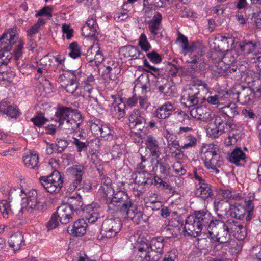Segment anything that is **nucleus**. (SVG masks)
Instances as JSON below:
<instances>
[{"label": "nucleus", "mask_w": 261, "mask_h": 261, "mask_svg": "<svg viewBox=\"0 0 261 261\" xmlns=\"http://www.w3.org/2000/svg\"><path fill=\"white\" fill-rule=\"evenodd\" d=\"M151 250L155 252L160 256L163 253V247L164 246V239L162 237H157L152 238L150 244Z\"/></svg>", "instance_id": "28"}, {"label": "nucleus", "mask_w": 261, "mask_h": 261, "mask_svg": "<svg viewBox=\"0 0 261 261\" xmlns=\"http://www.w3.org/2000/svg\"><path fill=\"white\" fill-rule=\"evenodd\" d=\"M237 57L238 56L234 51H227L224 55L222 60L219 61L216 65L217 72L224 76L236 72L238 68L233 63Z\"/></svg>", "instance_id": "6"}, {"label": "nucleus", "mask_w": 261, "mask_h": 261, "mask_svg": "<svg viewBox=\"0 0 261 261\" xmlns=\"http://www.w3.org/2000/svg\"><path fill=\"white\" fill-rule=\"evenodd\" d=\"M229 161L237 165L241 164V162H244L245 154L239 147H236L231 152L229 157Z\"/></svg>", "instance_id": "32"}, {"label": "nucleus", "mask_w": 261, "mask_h": 261, "mask_svg": "<svg viewBox=\"0 0 261 261\" xmlns=\"http://www.w3.org/2000/svg\"><path fill=\"white\" fill-rule=\"evenodd\" d=\"M145 144L149 150L151 155L154 158L157 159L161 154V148L159 146V141L153 135H149L146 136Z\"/></svg>", "instance_id": "15"}, {"label": "nucleus", "mask_w": 261, "mask_h": 261, "mask_svg": "<svg viewBox=\"0 0 261 261\" xmlns=\"http://www.w3.org/2000/svg\"><path fill=\"white\" fill-rule=\"evenodd\" d=\"M147 123L144 114L138 109L134 110L129 117V126L138 132H142Z\"/></svg>", "instance_id": "13"}, {"label": "nucleus", "mask_w": 261, "mask_h": 261, "mask_svg": "<svg viewBox=\"0 0 261 261\" xmlns=\"http://www.w3.org/2000/svg\"><path fill=\"white\" fill-rule=\"evenodd\" d=\"M160 254H157L154 251H150L147 255L145 261H158L161 258Z\"/></svg>", "instance_id": "64"}, {"label": "nucleus", "mask_w": 261, "mask_h": 261, "mask_svg": "<svg viewBox=\"0 0 261 261\" xmlns=\"http://www.w3.org/2000/svg\"><path fill=\"white\" fill-rule=\"evenodd\" d=\"M23 161L25 167L30 169H36L38 167V155L33 152H29V154L23 158Z\"/></svg>", "instance_id": "31"}, {"label": "nucleus", "mask_w": 261, "mask_h": 261, "mask_svg": "<svg viewBox=\"0 0 261 261\" xmlns=\"http://www.w3.org/2000/svg\"><path fill=\"white\" fill-rule=\"evenodd\" d=\"M83 171L84 167L79 165H73L70 168V172L73 177V181L70 185L71 190H75L81 187Z\"/></svg>", "instance_id": "16"}, {"label": "nucleus", "mask_w": 261, "mask_h": 261, "mask_svg": "<svg viewBox=\"0 0 261 261\" xmlns=\"http://www.w3.org/2000/svg\"><path fill=\"white\" fill-rule=\"evenodd\" d=\"M200 89L195 85H189L181 94V103L187 107L195 106L201 99Z\"/></svg>", "instance_id": "7"}, {"label": "nucleus", "mask_w": 261, "mask_h": 261, "mask_svg": "<svg viewBox=\"0 0 261 261\" xmlns=\"http://www.w3.org/2000/svg\"><path fill=\"white\" fill-rule=\"evenodd\" d=\"M174 87L171 86L170 83H166L164 85L159 86V91L163 93L165 96H171L173 93Z\"/></svg>", "instance_id": "47"}, {"label": "nucleus", "mask_w": 261, "mask_h": 261, "mask_svg": "<svg viewBox=\"0 0 261 261\" xmlns=\"http://www.w3.org/2000/svg\"><path fill=\"white\" fill-rule=\"evenodd\" d=\"M247 235V231L246 227L243 225L240 224L234 232L236 238L239 240H243L245 239Z\"/></svg>", "instance_id": "50"}, {"label": "nucleus", "mask_w": 261, "mask_h": 261, "mask_svg": "<svg viewBox=\"0 0 261 261\" xmlns=\"http://www.w3.org/2000/svg\"><path fill=\"white\" fill-rule=\"evenodd\" d=\"M146 176H148V172L146 171L139 172L135 178V182L139 185H144L145 181Z\"/></svg>", "instance_id": "54"}, {"label": "nucleus", "mask_w": 261, "mask_h": 261, "mask_svg": "<svg viewBox=\"0 0 261 261\" xmlns=\"http://www.w3.org/2000/svg\"><path fill=\"white\" fill-rule=\"evenodd\" d=\"M121 227V220L118 218L105 219L101 225V234L106 238L114 237L119 232Z\"/></svg>", "instance_id": "9"}, {"label": "nucleus", "mask_w": 261, "mask_h": 261, "mask_svg": "<svg viewBox=\"0 0 261 261\" xmlns=\"http://www.w3.org/2000/svg\"><path fill=\"white\" fill-rule=\"evenodd\" d=\"M210 110L204 106L195 107L190 111V114L197 119L205 120L210 117Z\"/></svg>", "instance_id": "25"}, {"label": "nucleus", "mask_w": 261, "mask_h": 261, "mask_svg": "<svg viewBox=\"0 0 261 261\" xmlns=\"http://www.w3.org/2000/svg\"><path fill=\"white\" fill-rule=\"evenodd\" d=\"M114 106V115L118 119L123 118L125 115V103L120 98H115L113 103Z\"/></svg>", "instance_id": "26"}, {"label": "nucleus", "mask_w": 261, "mask_h": 261, "mask_svg": "<svg viewBox=\"0 0 261 261\" xmlns=\"http://www.w3.org/2000/svg\"><path fill=\"white\" fill-rule=\"evenodd\" d=\"M185 141L182 145H181V148L182 149H185L189 147H192L195 146L196 144V139L195 138L191 135L187 136L185 139Z\"/></svg>", "instance_id": "51"}, {"label": "nucleus", "mask_w": 261, "mask_h": 261, "mask_svg": "<svg viewBox=\"0 0 261 261\" xmlns=\"http://www.w3.org/2000/svg\"><path fill=\"white\" fill-rule=\"evenodd\" d=\"M215 240L220 243H225L231 239V234L226 227L225 224L215 238Z\"/></svg>", "instance_id": "35"}, {"label": "nucleus", "mask_w": 261, "mask_h": 261, "mask_svg": "<svg viewBox=\"0 0 261 261\" xmlns=\"http://www.w3.org/2000/svg\"><path fill=\"white\" fill-rule=\"evenodd\" d=\"M148 28L149 31L154 36L161 37L162 36V35L161 32V25L157 24H156L151 22H149Z\"/></svg>", "instance_id": "52"}, {"label": "nucleus", "mask_w": 261, "mask_h": 261, "mask_svg": "<svg viewBox=\"0 0 261 261\" xmlns=\"http://www.w3.org/2000/svg\"><path fill=\"white\" fill-rule=\"evenodd\" d=\"M69 52L68 55L73 59H75L80 57L81 55V51L78 44L73 42L69 46Z\"/></svg>", "instance_id": "42"}, {"label": "nucleus", "mask_w": 261, "mask_h": 261, "mask_svg": "<svg viewBox=\"0 0 261 261\" xmlns=\"http://www.w3.org/2000/svg\"><path fill=\"white\" fill-rule=\"evenodd\" d=\"M100 201L102 203L107 204L110 210H114L115 206L120 207L121 211L126 212L127 218L137 224H142L145 221L143 213L132 202L128 195L115 200H110V197L104 192Z\"/></svg>", "instance_id": "2"}, {"label": "nucleus", "mask_w": 261, "mask_h": 261, "mask_svg": "<svg viewBox=\"0 0 261 261\" xmlns=\"http://www.w3.org/2000/svg\"><path fill=\"white\" fill-rule=\"evenodd\" d=\"M75 111L70 108L59 106L55 114L56 121L59 122L60 125H63Z\"/></svg>", "instance_id": "18"}, {"label": "nucleus", "mask_w": 261, "mask_h": 261, "mask_svg": "<svg viewBox=\"0 0 261 261\" xmlns=\"http://www.w3.org/2000/svg\"><path fill=\"white\" fill-rule=\"evenodd\" d=\"M97 28L96 20L93 18L89 19L82 28V34L86 37H95L98 34Z\"/></svg>", "instance_id": "21"}, {"label": "nucleus", "mask_w": 261, "mask_h": 261, "mask_svg": "<svg viewBox=\"0 0 261 261\" xmlns=\"http://www.w3.org/2000/svg\"><path fill=\"white\" fill-rule=\"evenodd\" d=\"M24 44L15 30H9L0 37V57L11 61L14 56L16 60H18L22 55Z\"/></svg>", "instance_id": "1"}, {"label": "nucleus", "mask_w": 261, "mask_h": 261, "mask_svg": "<svg viewBox=\"0 0 261 261\" xmlns=\"http://www.w3.org/2000/svg\"><path fill=\"white\" fill-rule=\"evenodd\" d=\"M79 85L78 75L77 73H76L74 75V78H73V80H70V82L67 83L63 87L67 92L73 94L76 92Z\"/></svg>", "instance_id": "39"}, {"label": "nucleus", "mask_w": 261, "mask_h": 261, "mask_svg": "<svg viewBox=\"0 0 261 261\" xmlns=\"http://www.w3.org/2000/svg\"><path fill=\"white\" fill-rule=\"evenodd\" d=\"M223 130L221 129L219 127L215 126V128L207 129V134L213 138L218 137L219 136L223 133Z\"/></svg>", "instance_id": "62"}, {"label": "nucleus", "mask_w": 261, "mask_h": 261, "mask_svg": "<svg viewBox=\"0 0 261 261\" xmlns=\"http://www.w3.org/2000/svg\"><path fill=\"white\" fill-rule=\"evenodd\" d=\"M217 95L219 96L220 101L229 98L235 99L234 97V95L232 94V89L230 91H222L221 92H219Z\"/></svg>", "instance_id": "60"}, {"label": "nucleus", "mask_w": 261, "mask_h": 261, "mask_svg": "<svg viewBox=\"0 0 261 261\" xmlns=\"http://www.w3.org/2000/svg\"><path fill=\"white\" fill-rule=\"evenodd\" d=\"M194 178L197 181L195 194L198 197L206 200L213 196V192L211 185L206 183L196 171L194 172Z\"/></svg>", "instance_id": "12"}, {"label": "nucleus", "mask_w": 261, "mask_h": 261, "mask_svg": "<svg viewBox=\"0 0 261 261\" xmlns=\"http://www.w3.org/2000/svg\"><path fill=\"white\" fill-rule=\"evenodd\" d=\"M240 48L245 54H250L254 51L257 47V42L254 41H244L240 44Z\"/></svg>", "instance_id": "34"}, {"label": "nucleus", "mask_w": 261, "mask_h": 261, "mask_svg": "<svg viewBox=\"0 0 261 261\" xmlns=\"http://www.w3.org/2000/svg\"><path fill=\"white\" fill-rule=\"evenodd\" d=\"M232 94L236 96L237 101L242 103L250 105L254 101L253 91L250 87L236 85L232 88Z\"/></svg>", "instance_id": "11"}, {"label": "nucleus", "mask_w": 261, "mask_h": 261, "mask_svg": "<svg viewBox=\"0 0 261 261\" xmlns=\"http://www.w3.org/2000/svg\"><path fill=\"white\" fill-rule=\"evenodd\" d=\"M217 108L224 115L229 118H232L239 114L238 107L234 102H229L225 106L218 104Z\"/></svg>", "instance_id": "19"}, {"label": "nucleus", "mask_w": 261, "mask_h": 261, "mask_svg": "<svg viewBox=\"0 0 261 261\" xmlns=\"http://www.w3.org/2000/svg\"><path fill=\"white\" fill-rule=\"evenodd\" d=\"M138 44L141 49L145 52L148 51L151 48V45L148 41V39L144 33L141 34L139 38Z\"/></svg>", "instance_id": "45"}, {"label": "nucleus", "mask_w": 261, "mask_h": 261, "mask_svg": "<svg viewBox=\"0 0 261 261\" xmlns=\"http://www.w3.org/2000/svg\"><path fill=\"white\" fill-rule=\"evenodd\" d=\"M20 193V197L22 201L21 203L22 206L20 211H22L24 208L30 213H32V210H39V208L41 206L38 202L37 193L36 190H31L27 193H23L22 190Z\"/></svg>", "instance_id": "10"}, {"label": "nucleus", "mask_w": 261, "mask_h": 261, "mask_svg": "<svg viewBox=\"0 0 261 261\" xmlns=\"http://www.w3.org/2000/svg\"><path fill=\"white\" fill-rule=\"evenodd\" d=\"M39 181L46 191L51 194L59 192L63 186L62 176L57 170L47 176L40 177Z\"/></svg>", "instance_id": "5"}, {"label": "nucleus", "mask_w": 261, "mask_h": 261, "mask_svg": "<svg viewBox=\"0 0 261 261\" xmlns=\"http://www.w3.org/2000/svg\"><path fill=\"white\" fill-rule=\"evenodd\" d=\"M82 122L81 114L75 111L64 123L66 128L70 131H75Z\"/></svg>", "instance_id": "17"}, {"label": "nucleus", "mask_w": 261, "mask_h": 261, "mask_svg": "<svg viewBox=\"0 0 261 261\" xmlns=\"http://www.w3.org/2000/svg\"><path fill=\"white\" fill-rule=\"evenodd\" d=\"M232 193L228 189H221L219 191V194L228 202L231 201Z\"/></svg>", "instance_id": "61"}, {"label": "nucleus", "mask_w": 261, "mask_h": 261, "mask_svg": "<svg viewBox=\"0 0 261 261\" xmlns=\"http://www.w3.org/2000/svg\"><path fill=\"white\" fill-rule=\"evenodd\" d=\"M99 47L97 44L92 45L87 51L86 58L89 62L93 61L95 59L94 56L99 51Z\"/></svg>", "instance_id": "46"}, {"label": "nucleus", "mask_w": 261, "mask_h": 261, "mask_svg": "<svg viewBox=\"0 0 261 261\" xmlns=\"http://www.w3.org/2000/svg\"><path fill=\"white\" fill-rule=\"evenodd\" d=\"M56 211L59 219L63 224L68 223L76 214L67 203L61 204Z\"/></svg>", "instance_id": "14"}, {"label": "nucleus", "mask_w": 261, "mask_h": 261, "mask_svg": "<svg viewBox=\"0 0 261 261\" xmlns=\"http://www.w3.org/2000/svg\"><path fill=\"white\" fill-rule=\"evenodd\" d=\"M87 223L84 219H80L74 222L71 230L72 233L76 236H81L86 233Z\"/></svg>", "instance_id": "30"}, {"label": "nucleus", "mask_w": 261, "mask_h": 261, "mask_svg": "<svg viewBox=\"0 0 261 261\" xmlns=\"http://www.w3.org/2000/svg\"><path fill=\"white\" fill-rule=\"evenodd\" d=\"M68 143L64 139H59L57 140L56 146L57 151L59 153H62L67 147Z\"/></svg>", "instance_id": "56"}, {"label": "nucleus", "mask_w": 261, "mask_h": 261, "mask_svg": "<svg viewBox=\"0 0 261 261\" xmlns=\"http://www.w3.org/2000/svg\"><path fill=\"white\" fill-rule=\"evenodd\" d=\"M225 222L220 220H213L210 216V221L206 228L212 239H214L224 226Z\"/></svg>", "instance_id": "20"}, {"label": "nucleus", "mask_w": 261, "mask_h": 261, "mask_svg": "<svg viewBox=\"0 0 261 261\" xmlns=\"http://www.w3.org/2000/svg\"><path fill=\"white\" fill-rule=\"evenodd\" d=\"M31 120L35 126L40 127L47 121V119L44 117V114L40 112H37L36 115L31 118Z\"/></svg>", "instance_id": "44"}, {"label": "nucleus", "mask_w": 261, "mask_h": 261, "mask_svg": "<svg viewBox=\"0 0 261 261\" xmlns=\"http://www.w3.org/2000/svg\"><path fill=\"white\" fill-rule=\"evenodd\" d=\"M0 190L3 194L8 195L9 200L12 199L13 195H18L20 193V192H22V190L19 188H17V189L12 188L7 184L2 185Z\"/></svg>", "instance_id": "36"}, {"label": "nucleus", "mask_w": 261, "mask_h": 261, "mask_svg": "<svg viewBox=\"0 0 261 261\" xmlns=\"http://www.w3.org/2000/svg\"><path fill=\"white\" fill-rule=\"evenodd\" d=\"M85 218L88 223H94L97 221H101L103 216L99 213L91 211L85 215Z\"/></svg>", "instance_id": "41"}, {"label": "nucleus", "mask_w": 261, "mask_h": 261, "mask_svg": "<svg viewBox=\"0 0 261 261\" xmlns=\"http://www.w3.org/2000/svg\"><path fill=\"white\" fill-rule=\"evenodd\" d=\"M186 63L191 69L196 71L202 70L205 67V63L198 56H194L190 60H187Z\"/></svg>", "instance_id": "27"}, {"label": "nucleus", "mask_w": 261, "mask_h": 261, "mask_svg": "<svg viewBox=\"0 0 261 261\" xmlns=\"http://www.w3.org/2000/svg\"><path fill=\"white\" fill-rule=\"evenodd\" d=\"M146 56L150 61L153 63L158 64L160 63L162 61L161 56L156 51H152L150 53H148L147 54Z\"/></svg>", "instance_id": "55"}, {"label": "nucleus", "mask_w": 261, "mask_h": 261, "mask_svg": "<svg viewBox=\"0 0 261 261\" xmlns=\"http://www.w3.org/2000/svg\"><path fill=\"white\" fill-rule=\"evenodd\" d=\"M0 112L6 114L12 118H16L19 115V112L15 106H12L8 101L0 102Z\"/></svg>", "instance_id": "24"}, {"label": "nucleus", "mask_w": 261, "mask_h": 261, "mask_svg": "<svg viewBox=\"0 0 261 261\" xmlns=\"http://www.w3.org/2000/svg\"><path fill=\"white\" fill-rule=\"evenodd\" d=\"M128 53L129 56L134 58H140L141 53L137 47L130 46L128 47Z\"/></svg>", "instance_id": "63"}, {"label": "nucleus", "mask_w": 261, "mask_h": 261, "mask_svg": "<svg viewBox=\"0 0 261 261\" xmlns=\"http://www.w3.org/2000/svg\"><path fill=\"white\" fill-rule=\"evenodd\" d=\"M174 110L173 105L170 102H167L156 109L155 116L159 119H166L171 114Z\"/></svg>", "instance_id": "23"}, {"label": "nucleus", "mask_w": 261, "mask_h": 261, "mask_svg": "<svg viewBox=\"0 0 261 261\" xmlns=\"http://www.w3.org/2000/svg\"><path fill=\"white\" fill-rule=\"evenodd\" d=\"M246 210L242 205H234L230 210V215L232 218L237 219H242L245 215Z\"/></svg>", "instance_id": "33"}, {"label": "nucleus", "mask_w": 261, "mask_h": 261, "mask_svg": "<svg viewBox=\"0 0 261 261\" xmlns=\"http://www.w3.org/2000/svg\"><path fill=\"white\" fill-rule=\"evenodd\" d=\"M157 164L159 165V170L161 174L166 176L170 174L171 168L168 163L165 162L158 161Z\"/></svg>", "instance_id": "48"}, {"label": "nucleus", "mask_w": 261, "mask_h": 261, "mask_svg": "<svg viewBox=\"0 0 261 261\" xmlns=\"http://www.w3.org/2000/svg\"><path fill=\"white\" fill-rule=\"evenodd\" d=\"M8 202L6 200H3L0 201V212L5 218H8L10 212L14 213V210L11 208L10 203L11 202V199L9 200Z\"/></svg>", "instance_id": "38"}, {"label": "nucleus", "mask_w": 261, "mask_h": 261, "mask_svg": "<svg viewBox=\"0 0 261 261\" xmlns=\"http://www.w3.org/2000/svg\"><path fill=\"white\" fill-rule=\"evenodd\" d=\"M77 73L78 75L79 84L80 88H82L84 91H85L83 93V96L89 97L90 101L93 102V104L94 107L96 109L97 108H101L97 98L93 97V96L91 95L92 91L94 90V89L93 88V86L95 83L94 76L92 75H90L85 78L84 74L79 73L77 72Z\"/></svg>", "instance_id": "8"}, {"label": "nucleus", "mask_w": 261, "mask_h": 261, "mask_svg": "<svg viewBox=\"0 0 261 261\" xmlns=\"http://www.w3.org/2000/svg\"><path fill=\"white\" fill-rule=\"evenodd\" d=\"M167 147L172 153H174V151H176L177 150H179V149H182L181 148V145L179 144L178 141L176 140H172V139H170L168 140Z\"/></svg>", "instance_id": "57"}, {"label": "nucleus", "mask_w": 261, "mask_h": 261, "mask_svg": "<svg viewBox=\"0 0 261 261\" xmlns=\"http://www.w3.org/2000/svg\"><path fill=\"white\" fill-rule=\"evenodd\" d=\"M9 244L14 251L20 249L23 243V236L20 232L12 234L9 240Z\"/></svg>", "instance_id": "29"}, {"label": "nucleus", "mask_w": 261, "mask_h": 261, "mask_svg": "<svg viewBox=\"0 0 261 261\" xmlns=\"http://www.w3.org/2000/svg\"><path fill=\"white\" fill-rule=\"evenodd\" d=\"M51 11L52 9L49 6H45L38 12V13L36 14V17L41 16H47L48 17H51Z\"/></svg>", "instance_id": "59"}, {"label": "nucleus", "mask_w": 261, "mask_h": 261, "mask_svg": "<svg viewBox=\"0 0 261 261\" xmlns=\"http://www.w3.org/2000/svg\"><path fill=\"white\" fill-rule=\"evenodd\" d=\"M254 199V196L253 194L249 193L247 196H245L244 199L245 203V209L247 213L252 212L254 208V205L253 201Z\"/></svg>", "instance_id": "43"}, {"label": "nucleus", "mask_w": 261, "mask_h": 261, "mask_svg": "<svg viewBox=\"0 0 261 261\" xmlns=\"http://www.w3.org/2000/svg\"><path fill=\"white\" fill-rule=\"evenodd\" d=\"M225 224L226 228L229 231L230 234H231L232 232L236 231V229L240 224L233 220L230 219L227 220Z\"/></svg>", "instance_id": "53"}, {"label": "nucleus", "mask_w": 261, "mask_h": 261, "mask_svg": "<svg viewBox=\"0 0 261 261\" xmlns=\"http://www.w3.org/2000/svg\"><path fill=\"white\" fill-rule=\"evenodd\" d=\"M120 71V67L117 63H113L106 66V73L109 74V77L112 80H114L116 74Z\"/></svg>", "instance_id": "40"}, {"label": "nucleus", "mask_w": 261, "mask_h": 261, "mask_svg": "<svg viewBox=\"0 0 261 261\" xmlns=\"http://www.w3.org/2000/svg\"><path fill=\"white\" fill-rule=\"evenodd\" d=\"M218 151L217 146L213 144L204 146L201 149L205 166L207 169L215 170L216 173H219L218 168L223 164V158L218 153Z\"/></svg>", "instance_id": "4"}, {"label": "nucleus", "mask_w": 261, "mask_h": 261, "mask_svg": "<svg viewBox=\"0 0 261 261\" xmlns=\"http://www.w3.org/2000/svg\"><path fill=\"white\" fill-rule=\"evenodd\" d=\"M210 221V213L204 210L196 211L194 215L187 218L182 231L185 234L196 237L206 228Z\"/></svg>", "instance_id": "3"}, {"label": "nucleus", "mask_w": 261, "mask_h": 261, "mask_svg": "<svg viewBox=\"0 0 261 261\" xmlns=\"http://www.w3.org/2000/svg\"><path fill=\"white\" fill-rule=\"evenodd\" d=\"M77 72L72 71H64L63 73L60 75L58 81L60 83L62 87H64L67 83L70 82V80H73L74 78V75Z\"/></svg>", "instance_id": "37"}, {"label": "nucleus", "mask_w": 261, "mask_h": 261, "mask_svg": "<svg viewBox=\"0 0 261 261\" xmlns=\"http://www.w3.org/2000/svg\"><path fill=\"white\" fill-rule=\"evenodd\" d=\"M58 216L57 214V211L54 213L48 222L47 227L49 229L55 228L58 225Z\"/></svg>", "instance_id": "58"}, {"label": "nucleus", "mask_w": 261, "mask_h": 261, "mask_svg": "<svg viewBox=\"0 0 261 261\" xmlns=\"http://www.w3.org/2000/svg\"><path fill=\"white\" fill-rule=\"evenodd\" d=\"M178 251L173 249L167 252L163 258L162 261H178Z\"/></svg>", "instance_id": "49"}, {"label": "nucleus", "mask_w": 261, "mask_h": 261, "mask_svg": "<svg viewBox=\"0 0 261 261\" xmlns=\"http://www.w3.org/2000/svg\"><path fill=\"white\" fill-rule=\"evenodd\" d=\"M75 212L76 215L80 214L83 210L84 205L82 200V197L79 194L76 193V195H73L68 198L66 203Z\"/></svg>", "instance_id": "22"}]
</instances>
